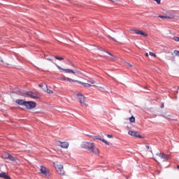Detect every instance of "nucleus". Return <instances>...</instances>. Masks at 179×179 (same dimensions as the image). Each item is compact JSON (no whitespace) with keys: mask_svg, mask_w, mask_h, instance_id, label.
Segmentation results:
<instances>
[{"mask_svg":"<svg viewBox=\"0 0 179 179\" xmlns=\"http://www.w3.org/2000/svg\"><path fill=\"white\" fill-rule=\"evenodd\" d=\"M92 139L96 140V139H100L97 136H92Z\"/></svg>","mask_w":179,"mask_h":179,"instance_id":"obj_32","label":"nucleus"},{"mask_svg":"<svg viewBox=\"0 0 179 179\" xmlns=\"http://www.w3.org/2000/svg\"><path fill=\"white\" fill-rule=\"evenodd\" d=\"M84 87H92V85L90 83H84Z\"/></svg>","mask_w":179,"mask_h":179,"instance_id":"obj_25","label":"nucleus"},{"mask_svg":"<svg viewBox=\"0 0 179 179\" xmlns=\"http://www.w3.org/2000/svg\"><path fill=\"white\" fill-rule=\"evenodd\" d=\"M158 17H160L161 19H171V17L170 16L159 15Z\"/></svg>","mask_w":179,"mask_h":179,"instance_id":"obj_20","label":"nucleus"},{"mask_svg":"<svg viewBox=\"0 0 179 179\" xmlns=\"http://www.w3.org/2000/svg\"><path fill=\"white\" fill-rule=\"evenodd\" d=\"M109 38H112V40H114V41H115V40L114 39V38H112L111 36H109Z\"/></svg>","mask_w":179,"mask_h":179,"instance_id":"obj_39","label":"nucleus"},{"mask_svg":"<svg viewBox=\"0 0 179 179\" xmlns=\"http://www.w3.org/2000/svg\"><path fill=\"white\" fill-rule=\"evenodd\" d=\"M24 106H25V107H27V108H28V110H31V109L36 108V102L26 101Z\"/></svg>","mask_w":179,"mask_h":179,"instance_id":"obj_4","label":"nucleus"},{"mask_svg":"<svg viewBox=\"0 0 179 179\" xmlns=\"http://www.w3.org/2000/svg\"><path fill=\"white\" fill-rule=\"evenodd\" d=\"M173 40H174V41H179V37L175 36V37H173Z\"/></svg>","mask_w":179,"mask_h":179,"instance_id":"obj_31","label":"nucleus"},{"mask_svg":"<svg viewBox=\"0 0 179 179\" xmlns=\"http://www.w3.org/2000/svg\"><path fill=\"white\" fill-rule=\"evenodd\" d=\"M106 54H108V55H110V57H112V59H115V58H117L115 56L113 55V54L108 52H106Z\"/></svg>","mask_w":179,"mask_h":179,"instance_id":"obj_26","label":"nucleus"},{"mask_svg":"<svg viewBox=\"0 0 179 179\" xmlns=\"http://www.w3.org/2000/svg\"><path fill=\"white\" fill-rule=\"evenodd\" d=\"M145 148H146V149H148V150L150 149V147H149V145H145Z\"/></svg>","mask_w":179,"mask_h":179,"instance_id":"obj_38","label":"nucleus"},{"mask_svg":"<svg viewBox=\"0 0 179 179\" xmlns=\"http://www.w3.org/2000/svg\"><path fill=\"white\" fill-rule=\"evenodd\" d=\"M149 55L150 57H154L155 58H156V57H157V55H156V53H154V52H149Z\"/></svg>","mask_w":179,"mask_h":179,"instance_id":"obj_22","label":"nucleus"},{"mask_svg":"<svg viewBox=\"0 0 179 179\" xmlns=\"http://www.w3.org/2000/svg\"><path fill=\"white\" fill-rule=\"evenodd\" d=\"M100 89H102L103 90H104V87H99Z\"/></svg>","mask_w":179,"mask_h":179,"instance_id":"obj_42","label":"nucleus"},{"mask_svg":"<svg viewBox=\"0 0 179 179\" xmlns=\"http://www.w3.org/2000/svg\"><path fill=\"white\" fill-rule=\"evenodd\" d=\"M8 159L11 162H15V163H17V158L16 157L13 156L12 155H10L8 156Z\"/></svg>","mask_w":179,"mask_h":179,"instance_id":"obj_15","label":"nucleus"},{"mask_svg":"<svg viewBox=\"0 0 179 179\" xmlns=\"http://www.w3.org/2000/svg\"><path fill=\"white\" fill-rule=\"evenodd\" d=\"M55 167L57 170V171H58L59 173V174L64 175V173H62V170H64V165L59 164H55Z\"/></svg>","mask_w":179,"mask_h":179,"instance_id":"obj_8","label":"nucleus"},{"mask_svg":"<svg viewBox=\"0 0 179 179\" xmlns=\"http://www.w3.org/2000/svg\"><path fill=\"white\" fill-rule=\"evenodd\" d=\"M145 57H149V53H145Z\"/></svg>","mask_w":179,"mask_h":179,"instance_id":"obj_40","label":"nucleus"},{"mask_svg":"<svg viewBox=\"0 0 179 179\" xmlns=\"http://www.w3.org/2000/svg\"><path fill=\"white\" fill-rule=\"evenodd\" d=\"M39 86L43 89L44 92L47 91V90L48 89V87L46 85V84L44 83L39 85Z\"/></svg>","mask_w":179,"mask_h":179,"instance_id":"obj_17","label":"nucleus"},{"mask_svg":"<svg viewBox=\"0 0 179 179\" xmlns=\"http://www.w3.org/2000/svg\"><path fill=\"white\" fill-rule=\"evenodd\" d=\"M0 178L10 179V177L9 176L6 175V173L5 172H1L0 173Z\"/></svg>","mask_w":179,"mask_h":179,"instance_id":"obj_13","label":"nucleus"},{"mask_svg":"<svg viewBox=\"0 0 179 179\" xmlns=\"http://www.w3.org/2000/svg\"><path fill=\"white\" fill-rule=\"evenodd\" d=\"M4 66H6V64H4Z\"/></svg>","mask_w":179,"mask_h":179,"instance_id":"obj_48","label":"nucleus"},{"mask_svg":"<svg viewBox=\"0 0 179 179\" xmlns=\"http://www.w3.org/2000/svg\"><path fill=\"white\" fill-rule=\"evenodd\" d=\"M41 171L42 174L47 176V168L46 167L41 166Z\"/></svg>","mask_w":179,"mask_h":179,"instance_id":"obj_16","label":"nucleus"},{"mask_svg":"<svg viewBox=\"0 0 179 179\" xmlns=\"http://www.w3.org/2000/svg\"><path fill=\"white\" fill-rule=\"evenodd\" d=\"M94 46L90 45V48H89V49H90V50H93V48H94Z\"/></svg>","mask_w":179,"mask_h":179,"instance_id":"obj_36","label":"nucleus"},{"mask_svg":"<svg viewBox=\"0 0 179 179\" xmlns=\"http://www.w3.org/2000/svg\"><path fill=\"white\" fill-rule=\"evenodd\" d=\"M175 55H177V57H179V51L178 50H174Z\"/></svg>","mask_w":179,"mask_h":179,"instance_id":"obj_30","label":"nucleus"},{"mask_svg":"<svg viewBox=\"0 0 179 179\" xmlns=\"http://www.w3.org/2000/svg\"><path fill=\"white\" fill-rule=\"evenodd\" d=\"M88 136H90V138H93V136H94L88 135Z\"/></svg>","mask_w":179,"mask_h":179,"instance_id":"obj_43","label":"nucleus"},{"mask_svg":"<svg viewBox=\"0 0 179 179\" xmlns=\"http://www.w3.org/2000/svg\"><path fill=\"white\" fill-rule=\"evenodd\" d=\"M77 97L81 104V106H84L85 107H88L89 104L86 103V96H83V94L80 93L77 94Z\"/></svg>","mask_w":179,"mask_h":179,"instance_id":"obj_1","label":"nucleus"},{"mask_svg":"<svg viewBox=\"0 0 179 179\" xmlns=\"http://www.w3.org/2000/svg\"><path fill=\"white\" fill-rule=\"evenodd\" d=\"M87 82H88V83H90L91 85H94L96 83V82L92 79L88 80Z\"/></svg>","mask_w":179,"mask_h":179,"instance_id":"obj_23","label":"nucleus"},{"mask_svg":"<svg viewBox=\"0 0 179 179\" xmlns=\"http://www.w3.org/2000/svg\"><path fill=\"white\" fill-rule=\"evenodd\" d=\"M10 154L9 153H7V152H5L3 155V159H9V157H8V156H10Z\"/></svg>","mask_w":179,"mask_h":179,"instance_id":"obj_19","label":"nucleus"},{"mask_svg":"<svg viewBox=\"0 0 179 179\" xmlns=\"http://www.w3.org/2000/svg\"><path fill=\"white\" fill-rule=\"evenodd\" d=\"M107 137L109 138H113V135H111V134H108Z\"/></svg>","mask_w":179,"mask_h":179,"instance_id":"obj_33","label":"nucleus"},{"mask_svg":"<svg viewBox=\"0 0 179 179\" xmlns=\"http://www.w3.org/2000/svg\"><path fill=\"white\" fill-rule=\"evenodd\" d=\"M112 2H118L120 0H110Z\"/></svg>","mask_w":179,"mask_h":179,"instance_id":"obj_34","label":"nucleus"},{"mask_svg":"<svg viewBox=\"0 0 179 179\" xmlns=\"http://www.w3.org/2000/svg\"><path fill=\"white\" fill-rule=\"evenodd\" d=\"M131 31H135L136 34H140V36H144V37H148V34H145V32L139 31L138 29H131Z\"/></svg>","mask_w":179,"mask_h":179,"instance_id":"obj_10","label":"nucleus"},{"mask_svg":"<svg viewBox=\"0 0 179 179\" xmlns=\"http://www.w3.org/2000/svg\"><path fill=\"white\" fill-rule=\"evenodd\" d=\"M45 92H47V93H48L49 94H52V93H54V92H52V90H49L48 88Z\"/></svg>","mask_w":179,"mask_h":179,"instance_id":"obj_27","label":"nucleus"},{"mask_svg":"<svg viewBox=\"0 0 179 179\" xmlns=\"http://www.w3.org/2000/svg\"><path fill=\"white\" fill-rule=\"evenodd\" d=\"M74 83H79L80 85H83V86H85V83L74 80Z\"/></svg>","mask_w":179,"mask_h":179,"instance_id":"obj_21","label":"nucleus"},{"mask_svg":"<svg viewBox=\"0 0 179 179\" xmlns=\"http://www.w3.org/2000/svg\"><path fill=\"white\" fill-rule=\"evenodd\" d=\"M158 156L162 162H168L169 160V156L164 154V152H160L158 154Z\"/></svg>","mask_w":179,"mask_h":179,"instance_id":"obj_6","label":"nucleus"},{"mask_svg":"<svg viewBox=\"0 0 179 179\" xmlns=\"http://www.w3.org/2000/svg\"><path fill=\"white\" fill-rule=\"evenodd\" d=\"M1 62H3V59H0Z\"/></svg>","mask_w":179,"mask_h":179,"instance_id":"obj_45","label":"nucleus"},{"mask_svg":"<svg viewBox=\"0 0 179 179\" xmlns=\"http://www.w3.org/2000/svg\"><path fill=\"white\" fill-rule=\"evenodd\" d=\"M17 104H19V106H25L26 101L22 99H17L16 101Z\"/></svg>","mask_w":179,"mask_h":179,"instance_id":"obj_14","label":"nucleus"},{"mask_svg":"<svg viewBox=\"0 0 179 179\" xmlns=\"http://www.w3.org/2000/svg\"><path fill=\"white\" fill-rule=\"evenodd\" d=\"M59 143H60V146L61 148H63L64 149H67V148H69V143H68L67 142H61V141H58Z\"/></svg>","mask_w":179,"mask_h":179,"instance_id":"obj_12","label":"nucleus"},{"mask_svg":"<svg viewBox=\"0 0 179 179\" xmlns=\"http://www.w3.org/2000/svg\"><path fill=\"white\" fill-rule=\"evenodd\" d=\"M61 80H63L64 82H69V83H74V82H75V80H73L72 78H69L66 76H63L61 78Z\"/></svg>","mask_w":179,"mask_h":179,"instance_id":"obj_11","label":"nucleus"},{"mask_svg":"<svg viewBox=\"0 0 179 179\" xmlns=\"http://www.w3.org/2000/svg\"><path fill=\"white\" fill-rule=\"evenodd\" d=\"M55 58L59 61H63L64 57H59V56H55Z\"/></svg>","mask_w":179,"mask_h":179,"instance_id":"obj_28","label":"nucleus"},{"mask_svg":"<svg viewBox=\"0 0 179 179\" xmlns=\"http://www.w3.org/2000/svg\"><path fill=\"white\" fill-rule=\"evenodd\" d=\"M45 59L48 61H50V62H52L54 64V62L52 61V59L51 57H48V56H45Z\"/></svg>","mask_w":179,"mask_h":179,"instance_id":"obj_29","label":"nucleus"},{"mask_svg":"<svg viewBox=\"0 0 179 179\" xmlns=\"http://www.w3.org/2000/svg\"><path fill=\"white\" fill-rule=\"evenodd\" d=\"M25 94L28 96V97H30L31 99H40V96H38V94L36 92H33L31 91L26 92Z\"/></svg>","mask_w":179,"mask_h":179,"instance_id":"obj_3","label":"nucleus"},{"mask_svg":"<svg viewBox=\"0 0 179 179\" xmlns=\"http://www.w3.org/2000/svg\"><path fill=\"white\" fill-rule=\"evenodd\" d=\"M128 134L129 135H131V136H135L136 138H142V136L140 135L138 131H129Z\"/></svg>","mask_w":179,"mask_h":179,"instance_id":"obj_9","label":"nucleus"},{"mask_svg":"<svg viewBox=\"0 0 179 179\" xmlns=\"http://www.w3.org/2000/svg\"><path fill=\"white\" fill-rule=\"evenodd\" d=\"M94 145V143H90V142H83L81 144V147L83 148V149H87L88 150V152H90V150H92V148H93V145Z\"/></svg>","mask_w":179,"mask_h":179,"instance_id":"obj_2","label":"nucleus"},{"mask_svg":"<svg viewBox=\"0 0 179 179\" xmlns=\"http://www.w3.org/2000/svg\"><path fill=\"white\" fill-rule=\"evenodd\" d=\"M55 65H56V66H58V64H55Z\"/></svg>","mask_w":179,"mask_h":179,"instance_id":"obj_47","label":"nucleus"},{"mask_svg":"<svg viewBox=\"0 0 179 179\" xmlns=\"http://www.w3.org/2000/svg\"><path fill=\"white\" fill-rule=\"evenodd\" d=\"M0 170H1V167H0Z\"/></svg>","mask_w":179,"mask_h":179,"instance_id":"obj_49","label":"nucleus"},{"mask_svg":"<svg viewBox=\"0 0 179 179\" xmlns=\"http://www.w3.org/2000/svg\"><path fill=\"white\" fill-rule=\"evenodd\" d=\"M164 108V103H162L161 106V108Z\"/></svg>","mask_w":179,"mask_h":179,"instance_id":"obj_35","label":"nucleus"},{"mask_svg":"<svg viewBox=\"0 0 179 179\" xmlns=\"http://www.w3.org/2000/svg\"><path fill=\"white\" fill-rule=\"evenodd\" d=\"M160 1H161V0H157V3H158V4H160Z\"/></svg>","mask_w":179,"mask_h":179,"instance_id":"obj_41","label":"nucleus"},{"mask_svg":"<svg viewBox=\"0 0 179 179\" xmlns=\"http://www.w3.org/2000/svg\"><path fill=\"white\" fill-rule=\"evenodd\" d=\"M89 152L90 153H92L93 155H100V150L94 145Z\"/></svg>","mask_w":179,"mask_h":179,"instance_id":"obj_7","label":"nucleus"},{"mask_svg":"<svg viewBox=\"0 0 179 179\" xmlns=\"http://www.w3.org/2000/svg\"><path fill=\"white\" fill-rule=\"evenodd\" d=\"M58 69H61L62 71H64L66 72V73H73V75H77V73H78L76 71H74L72 69H64L62 68L60 66H57Z\"/></svg>","mask_w":179,"mask_h":179,"instance_id":"obj_5","label":"nucleus"},{"mask_svg":"<svg viewBox=\"0 0 179 179\" xmlns=\"http://www.w3.org/2000/svg\"><path fill=\"white\" fill-rule=\"evenodd\" d=\"M93 86L95 87H99V86H97V85H94Z\"/></svg>","mask_w":179,"mask_h":179,"instance_id":"obj_44","label":"nucleus"},{"mask_svg":"<svg viewBox=\"0 0 179 179\" xmlns=\"http://www.w3.org/2000/svg\"><path fill=\"white\" fill-rule=\"evenodd\" d=\"M129 121H130V122H131V123H135V117L131 116V117L129 118Z\"/></svg>","mask_w":179,"mask_h":179,"instance_id":"obj_24","label":"nucleus"},{"mask_svg":"<svg viewBox=\"0 0 179 179\" xmlns=\"http://www.w3.org/2000/svg\"><path fill=\"white\" fill-rule=\"evenodd\" d=\"M154 1H155V2H157V0H154Z\"/></svg>","mask_w":179,"mask_h":179,"instance_id":"obj_46","label":"nucleus"},{"mask_svg":"<svg viewBox=\"0 0 179 179\" xmlns=\"http://www.w3.org/2000/svg\"><path fill=\"white\" fill-rule=\"evenodd\" d=\"M99 140L101 141L102 142H103V143H105L108 146H110V143H108V141H106V139L100 138H99Z\"/></svg>","mask_w":179,"mask_h":179,"instance_id":"obj_18","label":"nucleus"},{"mask_svg":"<svg viewBox=\"0 0 179 179\" xmlns=\"http://www.w3.org/2000/svg\"><path fill=\"white\" fill-rule=\"evenodd\" d=\"M128 66L132 67V64H129V63H127Z\"/></svg>","mask_w":179,"mask_h":179,"instance_id":"obj_37","label":"nucleus"}]
</instances>
